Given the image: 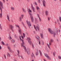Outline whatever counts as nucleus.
<instances>
[{
	"label": "nucleus",
	"mask_w": 61,
	"mask_h": 61,
	"mask_svg": "<svg viewBox=\"0 0 61 61\" xmlns=\"http://www.w3.org/2000/svg\"><path fill=\"white\" fill-rule=\"evenodd\" d=\"M43 5L44 6H46V1H45L44 0H43Z\"/></svg>",
	"instance_id": "423d86ee"
},
{
	"label": "nucleus",
	"mask_w": 61,
	"mask_h": 61,
	"mask_svg": "<svg viewBox=\"0 0 61 61\" xmlns=\"http://www.w3.org/2000/svg\"><path fill=\"white\" fill-rule=\"evenodd\" d=\"M10 29H11L12 30V32H14V29H13L14 26H13L12 25H10Z\"/></svg>",
	"instance_id": "39448f33"
},
{
	"label": "nucleus",
	"mask_w": 61,
	"mask_h": 61,
	"mask_svg": "<svg viewBox=\"0 0 61 61\" xmlns=\"http://www.w3.org/2000/svg\"><path fill=\"white\" fill-rule=\"evenodd\" d=\"M0 10L1 11V13H2V8H1V7L0 8Z\"/></svg>",
	"instance_id": "473e14b6"
},
{
	"label": "nucleus",
	"mask_w": 61,
	"mask_h": 61,
	"mask_svg": "<svg viewBox=\"0 0 61 61\" xmlns=\"http://www.w3.org/2000/svg\"><path fill=\"white\" fill-rule=\"evenodd\" d=\"M53 40L52 39H51L49 43V45H51V43H53Z\"/></svg>",
	"instance_id": "6e6552de"
},
{
	"label": "nucleus",
	"mask_w": 61,
	"mask_h": 61,
	"mask_svg": "<svg viewBox=\"0 0 61 61\" xmlns=\"http://www.w3.org/2000/svg\"><path fill=\"white\" fill-rule=\"evenodd\" d=\"M25 52H26V53L28 55H29L30 53V50H29V49H27V50H26Z\"/></svg>",
	"instance_id": "7ed1b4c3"
},
{
	"label": "nucleus",
	"mask_w": 61,
	"mask_h": 61,
	"mask_svg": "<svg viewBox=\"0 0 61 61\" xmlns=\"http://www.w3.org/2000/svg\"><path fill=\"white\" fill-rule=\"evenodd\" d=\"M40 35L41 36V38H42V39L43 38H44V37H43V34H42L41 33Z\"/></svg>",
	"instance_id": "dca6fc26"
},
{
	"label": "nucleus",
	"mask_w": 61,
	"mask_h": 61,
	"mask_svg": "<svg viewBox=\"0 0 61 61\" xmlns=\"http://www.w3.org/2000/svg\"><path fill=\"white\" fill-rule=\"evenodd\" d=\"M39 45H40L41 44H40V41H39Z\"/></svg>",
	"instance_id": "5fc2aeb1"
},
{
	"label": "nucleus",
	"mask_w": 61,
	"mask_h": 61,
	"mask_svg": "<svg viewBox=\"0 0 61 61\" xmlns=\"http://www.w3.org/2000/svg\"><path fill=\"white\" fill-rule=\"evenodd\" d=\"M29 43H30V45H32V43L31 42V41H28Z\"/></svg>",
	"instance_id": "412c9836"
},
{
	"label": "nucleus",
	"mask_w": 61,
	"mask_h": 61,
	"mask_svg": "<svg viewBox=\"0 0 61 61\" xmlns=\"http://www.w3.org/2000/svg\"><path fill=\"white\" fill-rule=\"evenodd\" d=\"M7 55L8 56V57H10V56H11L9 54V53L8 52L7 53Z\"/></svg>",
	"instance_id": "a211bd4d"
},
{
	"label": "nucleus",
	"mask_w": 61,
	"mask_h": 61,
	"mask_svg": "<svg viewBox=\"0 0 61 61\" xmlns=\"http://www.w3.org/2000/svg\"><path fill=\"white\" fill-rule=\"evenodd\" d=\"M47 58H48V59H49V60H51L50 57L48 56L47 57Z\"/></svg>",
	"instance_id": "a878e982"
},
{
	"label": "nucleus",
	"mask_w": 61,
	"mask_h": 61,
	"mask_svg": "<svg viewBox=\"0 0 61 61\" xmlns=\"http://www.w3.org/2000/svg\"><path fill=\"white\" fill-rule=\"evenodd\" d=\"M38 2L39 3H40V0H38Z\"/></svg>",
	"instance_id": "bf43d9fd"
},
{
	"label": "nucleus",
	"mask_w": 61,
	"mask_h": 61,
	"mask_svg": "<svg viewBox=\"0 0 61 61\" xmlns=\"http://www.w3.org/2000/svg\"><path fill=\"white\" fill-rule=\"evenodd\" d=\"M48 20L49 21V20H50V19H49V17H48Z\"/></svg>",
	"instance_id": "4d7b16f0"
},
{
	"label": "nucleus",
	"mask_w": 61,
	"mask_h": 61,
	"mask_svg": "<svg viewBox=\"0 0 61 61\" xmlns=\"http://www.w3.org/2000/svg\"><path fill=\"white\" fill-rule=\"evenodd\" d=\"M1 42L2 44V45H5V43H4V42L3 41H2Z\"/></svg>",
	"instance_id": "c85d7f7f"
},
{
	"label": "nucleus",
	"mask_w": 61,
	"mask_h": 61,
	"mask_svg": "<svg viewBox=\"0 0 61 61\" xmlns=\"http://www.w3.org/2000/svg\"><path fill=\"white\" fill-rule=\"evenodd\" d=\"M26 22L27 23V24L28 25V27H29V28H30V27L31 26V23H30V21H28L27 20L26 21Z\"/></svg>",
	"instance_id": "f03ea898"
},
{
	"label": "nucleus",
	"mask_w": 61,
	"mask_h": 61,
	"mask_svg": "<svg viewBox=\"0 0 61 61\" xmlns=\"http://www.w3.org/2000/svg\"><path fill=\"white\" fill-rule=\"evenodd\" d=\"M27 39L28 40H31V39L29 37Z\"/></svg>",
	"instance_id": "a18cd8bd"
},
{
	"label": "nucleus",
	"mask_w": 61,
	"mask_h": 61,
	"mask_svg": "<svg viewBox=\"0 0 61 61\" xmlns=\"http://www.w3.org/2000/svg\"><path fill=\"white\" fill-rule=\"evenodd\" d=\"M21 36V37H22V38L23 39V38H24V37H23V36Z\"/></svg>",
	"instance_id": "6e6d98bb"
},
{
	"label": "nucleus",
	"mask_w": 61,
	"mask_h": 61,
	"mask_svg": "<svg viewBox=\"0 0 61 61\" xmlns=\"http://www.w3.org/2000/svg\"><path fill=\"white\" fill-rule=\"evenodd\" d=\"M9 37L10 40H11L12 39V38H11V37L10 36H9Z\"/></svg>",
	"instance_id": "c756f323"
},
{
	"label": "nucleus",
	"mask_w": 61,
	"mask_h": 61,
	"mask_svg": "<svg viewBox=\"0 0 61 61\" xmlns=\"http://www.w3.org/2000/svg\"><path fill=\"white\" fill-rule=\"evenodd\" d=\"M38 55V52H37L36 53V56H37Z\"/></svg>",
	"instance_id": "a19ab883"
},
{
	"label": "nucleus",
	"mask_w": 61,
	"mask_h": 61,
	"mask_svg": "<svg viewBox=\"0 0 61 61\" xmlns=\"http://www.w3.org/2000/svg\"><path fill=\"white\" fill-rule=\"evenodd\" d=\"M28 13L29 14V15L30 16V18H31V17H33V16H33L32 14H31L30 13V12H29V11L28 12Z\"/></svg>",
	"instance_id": "4468645a"
},
{
	"label": "nucleus",
	"mask_w": 61,
	"mask_h": 61,
	"mask_svg": "<svg viewBox=\"0 0 61 61\" xmlns=\"http://www.w3.org/2000/svg\"><path fill=\"white\" fill-rule=\"evenodd\" d=\"M22 10L23 12H24V13H25L26 12L25 10V9L23 8H22Z\"/></svg>",
	"instance_id": "5701e85b"
},
{
	"label": "nucleus",
	"mask_w": 61,
	"mask_h": 61,
	"mask_svg": "<svg viewBox=\"0 0 61 61\" xmlns=\"http://www.w3.org/2000/svg\"><path fill=\"white\" fill-rule=\"evenodd\" d=\"M21 16L22 17V18H23V17L24 16V15H21Z\"/></svg>",
	"instance_id": "052dcab7"
},
{
	"label": "nucleus",
	"mask_w": 61,
	"mask_h": 61,
	"mask_svg": "<svg viewBox=\"0 0 61 61\" xmlns=\"http://www.w3.org/2000/svg\"><path fill=\"white\" fill-rule=\"evenodd\" d=\"M45 12L46 15H48V11L46 10Z\"/></svg>",
	"instance_id": "1a4fd4ad"
},
{
	"label": "nucleus",
	"mask_w": 61,
	"mask_h": 61,
	"mask_svg": "<svg viewBox=\"0 0 61 61\" xmlns=\"http://www.w3.org/2000/svg\"><path fill=\"white\" fill-rule=\"evenodd\" d=\"M7 19H8V20L9 21V22H10V20H9V15H7Z\"/></svg>",
	"instance_id": "f3484780"
},
{
	"label": "nucleus",
	"mask_w": 61,
	"mask_h": 61,
	"mask_svg": "<svg viewBox=\"0 0 61 61\" xmlns=\"http://www.w3.org/2000/svg\"><path fill=\"white\" fill-rule=\"evenodd\" d=\"M21 23H22V24L24 26V25H24V23H23V22H22Z\"/></svg>",
	"instance_id": "603ef678"
},
{
	"label": "nucleus",
	"mask_w": 61,
	"mask_h": 61,
	"mask_svg": "<svg viewBox=\"0 0 61 61\" xmlns=\"http://www.w3.org/2000/svg\"><path fill=\"white\" fill-rule=\"evenodd\" d=\"M11 10H12V11H14V10H15V8H14V7H11Z\"/></svg>",
	"instance_id": "6ab92c4d"
},
{
	"label": "nucleus",
	"mask_w": 61,
	"mask_h": 61,
	"mask_svg": "<svg viewBox=\"0 0 61 61\" xmlns=\"http://www.w3.org/2000/svg\"><path fill=\"white\" fill-rule=\"evenodd\" d=\"M15 26H16V27H18L19 29H20V27H19V26H18V25H15Z\"/></svg>",
	"instance_id": "393cba45"
},
{
	"label": "nucleus",
	"mask_w": 61,
	"mask_h": 61,
	"mask_svg": "<svg viewBox=\"0 0 61 61\" xmlns=\"http://www.w3.org/2000/svg\"><path fill=\"white\" fill-rule=\"evenodd\" d=\"M31 7L33 12H35V9H34V7H33V6L32 4H31Z\"/></svg>",
	"instance_id": "9d476101"
},
{
	"label": "nucleus",
	"mask_w": 61,
	"mask_h": 61,
	"mask_svg": "<svg viewBox=\"0 0 61 61\" xmlns=\"http://www.w3.org/2000/svg\"><path fill=\"white\" fill-rule=\"evenodd\" d=\"M34 28L35 29V30H36V31H37V29H36V27H34Z\"/></svg>",
	"instance_id": "864d4df0"
},
{
	"label": "nucleus",
	"mask_w": 61,
	"mask_h": 61,
	"mask_svg": "<svg viewBox=\"0 0 61 61\" xmlns=\"http://www.w3.org/2000/svg\"><path fill=\"white\" fill-rule=\"evenodd\" d=\"M3 6V3L1 1H0V6Z\"/></svg>",
	"instance_id": "ddd939ff"
},
{
	"label": "nucleus",
	"mask_w": 61,
	"mask_h": 61,
	"mask_svg": "<svg viewBox=\"0 0 61 61\" xmlns=\"http://www.w3.org/2000/svg\"><path fill=\"white\" fill-rule=\"evenodd\" d=\"M58 32H60V30H58Z\"/></svg>",
	"instance_id": "338daca9"
},
{
	"label": "nucleus",
	"mask_w": 61,
	"mask_h": 61,
	"mask_svg": "<svg viewBox=\"0 0 61 61\" xmlns=\"http://www.w3.org/2000/svg\"><path fill=\"white\" fill-rule=\"evenodd\" d=\"M2 49V47H1V46H0V49Z\"/></svg>",
	"instance_id": "e2e57ef3"
},
{
	"label": "nucleus",
	"mask_w": 61,
	"mask_h": 61,
	"mask_svg": "<svg viewBox=\"0 0 61 61\" xmlns=\"http://www.w3.org/2000/svg\"><path fill=\"white\" fill-rule=\"evenodd\" d=\"M56 35V33H55V32H54V34H53L54 37H55V35Z\"/></svg>",
	"instance_id": "c9c22d12"
},
{
	"label": "nucleus",
	"mask_w": 61,
	"mask_h": 61,
	"mask_svg": "<svg viewBox=\"0 0 61 61\" xmlns=\"http://www.w3.org/2000/svg\"><path fill=\"white\" fill-rule=\"evenodd\" d=\"M20 21H22V20H21V17H20Z\"/></svg>",
	"instance_id": "8fccbe9b"
},
{
	"label": "nucleus",
	"mask_w": 61,
	"mask_h": 61,
	"mask_svg": "<svg viewBox=\"0 0 61 61\" xmlns=\"http://www.w3.org/2000/svg\"><path fill=\"white\" fill-rule=\"evenodd\" d=\"M34 5L35 4V5H37V3L36 2H35L33 3Z\"/></svg>",
	"instance_id": "cd10ccee"
},
{
	"label": "nucleus",
	"mask_w": 61,
	"mask_h": 61,
	"mask_svg": "<svg viewBox=\"0 0 61 61\" xmlns=\"http://www.w3.org/2000/svg\"><path fill=\"white\" fill-rule=\"evenodd\" d=\"M17 55H18V57H20V56H21L19 55V54H17Z\"/></svg>",
	"instance_id": "4c0bfd02"
},
{
	"label": "nucleus",
	"mask_w": 61,
	"mask_h": 61,
	"mask_svg": "<svg viewBox=\"0 0 61 61\" xmlns=\"http://www.w3.org/2000/svg\"><path fill=\"white\" fill-rule=\"evenodd\" d=\"M30 18L32 22L33 23L34 21V18H33V17H31Z\"/></svg>",
	"instance_id": "2eb2a0df"
},
{
	"label": "nucleus",
	"mask_w": 61,
	"mask_h": 61,
	"mask_svg": "<svg viewBox=\"0 0 61 61\" xmlns=\"http://www.w3.org/2000/svg\"><path fill=\"white\" fill-rule=\"evenodd\" d=\"M29 12H30V13H32V11H31V10H30V9H29Z\"/></svg>",
	"instance_id": "de8ad7c7"
},
{
	"label": "nucleus",
	"mask_w": 61,
	"mask_h": 61,
	"mask_svg": "<svg viewBox=\"0 0 61 61\" xmlns=\"http://www.w3.org/2000/svg\"><path fill=\"white\" fill-rule=\"evenodd\" d=\"M34 45L33 44L32 45V48H34Z\"/></svg>",
	"instance_id": "49530a36"
},
{
	"label": "nucleus",
	"mask_w": 61,
	"mask_h": 61,
	"mask_svg": "<svg viewBox=\"0 0 61 61\" xmlns=\"http://www.w3.org/2000/svg\"><path fill=\"white\" fill-rule=\"evenodd\" d=\"M4 56L5 58L6 59V57L5 56V54H4Z\"/></svg>",
	"instance_id": "680f3d73"
},
{
	"label": "nucleus",
	"mask_w": 61,
	"mask_h": 61,
	"mask_svg": "<svg viewBox=\"0 0 61 61\" xmlns=\"http://www.w3.org/2000/svg\"><path fill=\"white\" fill-rule=\"evenodd\" d=\"M21 29H20L19 30V32L20 33V34H21Z\"/></svg>",
	"instance_id": "ea45409f"
},
{
	"label": "nucleus",
	"mask_w": 61,
	"mask_h": 61,
	"mask_svg": "<svg viewBox=\"0 0 61 61\" xmlns=\"http://www.w3.org/2000/svg\"><path fill=\"white\" fill-rule=\"evenodd\" d=\"M21 56V58H22V59H24V58H23V57L22 56Z\"/></svg>",
	"instance_id": "69168bd1"
},
{
	"label": "nucleus",
	"mask_w": 61,
	"mask_h": 61,
	"mask_svg": "<svg viewBox=\"0 0 61 61\" xmlns=\"http://www.w3.org/2000/svg\"><path fill=\"white\" fill-rule=\"evenodd\" d=\"M17 51L18 52V54H19V53H20L19 51L18 50Z\"/></svg>",
	"instance_id": "c03bdc74"
},
{
	"label": "nucleus",
	"mask_w": 61,
	"mask_h": 61,
	"mask_svg": "<svg viewBox=\"0 0 61 61\" xmlns=\"http://www.w3.org/2000/svg\"><path fill=\"white\" fill-rule=\"evenodd\" d=\"M48 31L49 32L50 34H53V31L51 30V29H48Z\"/></svg>",
	"instance_id": "20e7f679"
},
{
	"label": "nucleus",
	"mask_w": 61,
	"mask_h": 61,
	"mask_svg": "<svg viewBox=\"0 0 61 61\" xmlns=\"http://www.w3.org/2000/svg\"><path fill=\"white\" fill-rule=\"evenodd\" d=\"M59 20H57V23H58V22H59Z\"/></svg>",
	"instance_id": "13d9d810"
},
{
	"label": "nucleus",
	"mask_w": 61,
	"mask_h": 61,
	"mask_svg": "<svg viewBox=\"0 0 61 61\" xmlns=\"http://www.w3.org/2000/svg\"><path fill=\"white\" fill-rule=\"evenodd\" d=\"M37 27L38 30H39V25H37Z\"/></svg>",
	"instance_id": "aec40b11"
},
{
	"label": "nucleus",
	"mask_w": 61,
	"mask_h": 61,
	"mask_svg": "<svg viewBox=\"0 0 61 61\" xmlns=\"http://www.w3.org/2000/svg\"><path fill=\"white\" fill-rule=\"evenodd\" d=\"M47 46H48V47L50 49V50H51V49L50 48V46H49V45L48 44H47Z\"/></svg>",
	"instance_id": "bb28decb"
},
{
	"label": "nucleus",
	"mask_w": 61,
	"mask_h": 61,
	"mask_svg": "<svg viewBox=\"0 0 61 61\" xmlns=\"http://www.w3.org/2000/svg\"><path fill=\"white\" fill-rule=\"evenodd\" d=\"M26 34L27 35H28V33H27V32H26Z\"/></svg>",
	"instance_id": "774afa93"
},
{
	"label": "nucleus",
	"mask_w": 61,
	"mask_h": 61,
	"mask_svg": "<svg viewBox=\"0 0 61 61\" xmlns=\"http://www.w3.org/2000/svg\"><path fill=\"white\" fill-rule=\"evenodd\" d=\"M58 58L59 59H61V56H58Z\"/></svg>",
	"instance_id": "72a5a7b5"
},
{
	"label": "nucleus",
	"mask_w": 61,
	"mask_h": 61,
	"mask_svg": "<svg viewBox=\"0 0 61 61\" xmlns=\"http://www.w3.org/2000/svg\"><path fill=\"white\" fill-rule=\"evenodd\" d=\"M35 20L36 21H37V19H36V18H35Z\"/></svg>",
	"instance_id": "0e129e2a"
},
{
	"label": "nucleus",
	"mask_w": 61,
	"mask_h": 61,
	"mask_svg": "<svg viewBox=\"0 0 61 61\" xmlns=\"http://www.w3.org/2000/svg\"><path fill=\"white\" fill-rule=\"evenodd\" d=\"M1 7H2V9H4V7L3 6H1Z\"/></svg>",
	"instance_id": "09e8293b"
},
{
	"label": "nucleus",
	"mask_w": 61,
	"mask_h": 61,
	"mask_svg": "<svg viewBox=\"0 0 61 61\" xmlns=\"http://www.w3.org/2000/svg\"><path fill=\"white\" fill-rule=\"evenodd\" d=\"M39 52L40 54V55H41V56H42V52H41V51H40V50H39Z\"/></svg>",
	"instance_id": "4be33fe9"
},
{
	"label": "nucleus",
	"mask_w": 61,
	"mask_h": 61,
	"mask_svg": "<svg viewBox=\"0 0 61 61\" xmlns=\"http://www.w3.org/2000/svg\"><path fill=\"white\" fill-rule=\"evenodd\" d=\"M44 55L45 56H46V57H47L48 56V55L46 53H45L44 54Z\"/></svg>",
	"instance_id": "b1692460"
},
{
	"label": "nucleus",
	"mask_w": 61,
	"mask_h": 61,
	"mask_svg": "<svg viewBox=\"0 0 61 61\" xmlns=\"http://www.w3.org/2000/svg\"><path fill=\"white\" fill-rule=\"evenodd\" d=\"M39 21H40V22H41L42 21V20H41V18H39Z\"/></svg>",
	"instance_id": "f704fd0d"
},
{
	"label": "nucleus",
	"mask_w": 61,
	"mask_h": 61,
	"mask_svg": "<svg viewBox=\"0 0 61 61\" xmlns=\"http://www.w3.org/2000/svg\"><path fill=\"white\" fill-rule=\"evenodd\" d=\"M36 9H37V10H38V9H39V7H38L37 6H36Z\"/></svg>",
	"instance_id": "e433bc0d"
},
{
	"label": "nucleus",
	"mask_w": 61,
	"mask_h": 61,
	"mask_svg": "<svg viewBox=\"0 0 61 61\" xmlns=\"http://www.w3.org/2000/svg\"><path fill=\"white\" fill-rule=\"evenodd\" d=\"M14 42H15V41L13 40H12V41H11V43H14Z\"/></svg>",
	"instance_id": "58836bf2"
},
{
	"label": "nucleus",
	"mask_w": 61,
	"mask_h": 61,
	"mask_svg": "<svg viewBox=\"0 0 61 61\" xmlns=\"http://www.w3.org/2000/svg\"><path fill=\"white\" fill-rule=\"evenodd\" d=\"M36 38L38 40H40V38H39V36L37 35H36Z\"/></svg>",
	"instance_id": "f8f14e48"
},
{
	"label": "nucleus",
	"mask_w": 61,
	"mask_h": 61,
	"mask_svg": "<svg viewBox=\"0 0 61 61\" xmlns=\"http://www.w3.org/2000/svg\"><path fill=\"white\" fill-rule=\"evenodd\" d=\"M55 30L56 35H57L58 33H57V29L56 28H55Z\"/></svg>",
	"instance_id": "9b49d317"
},
{
	"label": "nucleus",
	"mask_w": 61,
	"mask_h": 61,
	"mask_svg": "<svg viewBox=\"0 0 61 61\" xmlns=\"http://www.w3.org/2000/svg\"><path fill=\"white\" fill-rule=\"evenodd\" d=\"M21 41L22 42V43H21V47H24V49H25V51H26V48L24 46V44H25V42H24V41L23 40H21Z\"/></svg>",
	"instance_id": "f257e3e1"
},
{
	"label": "nucleus",
	"mask_w": 61,
	"mask_h": 61,
	"mask_svg": "<svg viewBox=\"0 0 61 61\" xmlns=\"http://www.w3.org/2000/svg\"><path fill=\"white\" fill-rule=\"evenodd\" d=\"M37 15L38 17H39V18H40V17H39V14H37Z\"/></svg>",
	"instance_id": "37998d69"
},
{
	"label": "nucleus",
	"mask_w": 61,
	"mask_h": 61,
	"mask_svg": "<svg viewBox=\"0 0 61 61\" xmlns=\"http://www.w3.org/2000/svg\"><path fill=\"white\" fill-rule=\"evenodd\" d=\"M7 48L9 49V51L11 53H12V50L11 49V48H10V47H9V46H8Z\"/></svg>",
	"instance_id": "0eeeda50"
},
{
	"label": "nucleus",
	"mask_w": 61,
	"mask_h": 61,
	"mask_svg": "<svg viewBox=\"0 0 61 61\" xmlns=\"http://www.w3.org/2000/svg\"><path fill=\"white\" fill-rule=\"evenodd\" d=\"M31 57L32 58H33V55H31Z\"/></svg>",
	"instance_id": "3c124183"
},
{
	"label": "nucleus",
	"mask_w": 61,
	"mask_h": 61,
	"mask_svg": "<svg viewBox=\"0 0 61 61\" xmlns=\"http://www.w3.org/2000/svg\"><path fill=\"white\" fill-rule=\"evenodd\" d=\"M0 18H2V13H0Z\"/></svg>",
	"instance_id": "2f4dec72"
},
{
	"label": "nucleus",
	"mask_w": 61,
	"mask_h": 61,
	"mask_svg": "<svg viewBox=\"0 0 61 61\" xmlns=\"http://www.w3.org/2000/svg\"><path fill=\"white\" fill-rule=\"evenodd\" d=\"M23 35L24 36V37H25V33H23Z\"/></svg>",
	"instance_id": "79ce46f5"
},
{
	"label": "nucleus",
	"mask_w": 61,
	"mask_h": 61,
	"mask_svg": "<svg viewBox=\"0 0 61 61\" xmlns=\"http://www.w3.org/2000/svg\"><path fill=\"white\" fill-rule=\"evenodd\" d=\"M56 52L54 51L53 52V56H55V54H56Z\"/></svg>",
	"instance_id": "7c9ffc66"
}]
</instances>
